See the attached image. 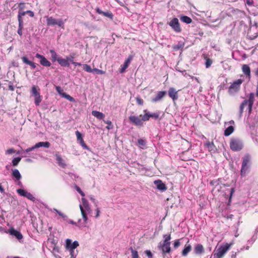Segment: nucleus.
Listing matches in <instances>:
<instances>
[{
	"label": "nucleus",
	"mask_w": 258,
	"mask_h": 258,
	"mask_svg": "<svg viewBox=\"0 0 258 258\" xmlns=\"http://www.w3.org/2000/svg\"><path fill=\"white\" fill-rule=\"evenodd\" d=\"M254 99V95L251 93L250 94L248 99H245L242 102L239 107V112L237 115V118L238 119H240L241 118L244 109H245V111H248L249 114L251 113Z\"/></svg>",
	"instance_id": "f257e3e1"
},
{
	"label": "nucleus",
	"mask_w": 258,
	"mask_h": 258,
	"mask_svg": "<svg viewBox=\"0 0 258 258\" xmlns=\"http://www.w3.org/2000/svg\"><path fill=\"white\" fill-rule=\"evenodd\" d=\"M82 203L80 204V209L83 219V222L81 223V219L78 221L79 226L85 227L86 224L88 221L87 213L91 212V208L87 200L84 198H82Z\"/></svg>",
	"instance_id": "f03ea898"
},
{
	"label": "nucleus",
	"mask_w": 258,
	"mask_h": 258,
	"mask_svg": "<svg viewBox=\"0 0 258 258\" xmlns=\"http://www.w3.org/2000/svg\"><path fill=\"white\" fill-rule=\"evenodd\" d=\"M250 165V156L249 155H245L242 159L240 175L241 176H245L249 172Z\"/></svg>",
	"instance_id": "7ed1b4c3"
},
{
	"label": "nucleus",
	"mask_w": 258,
	"mask_h": 258,
	"mask_svg": "<svg viewBox=\"0 0 258 258\" xmlns=\"http://www.w3.org/2000/svg\"><path fill=\"white\" fill-rule=\"evenodd\" d=\"M46 24L49 26H53L56 25L64 29V22L62 19H55L52 17H49L46 19Z\"/></svg>",
	"instance_id": "20e7f679"
},
{
	"label": "nucleus",
	"mask_w": 258,
	"mask_h": 258,
	"mask_svg": "<svg viewBox=\"0 0 258 258\" xmlns=\"http://www.w3.org/2000/svg\"><path fill=\"white\" fill-rule=\"evenodd\" d=\"M158 247L162 251L164 258H169L166 256V254L169 253L171 251L170 243H164L161 241L159 243Z\"/></svg>",
	"instance_id": "39448f33"
},
{
	"label": "nucleus",
	"mask_w": 258,
	"mask_h": 258,
	"mask_svg": "<svg viewBox=\"0 0 258 258\" xmlns=\"http://www.w3.org/2000/svg\"><path fill=\"white\" fill-rule=\"evenodd\" d=\"M243 80L242 79H238L234 81L233 84L229 87L228 92L230 95H234L239 90L240 87Z\"/></svg>",
	"instance_id": "423d86ee"
},
{
	"label": "nucleus",
	"mask_w": 258,
	"mask_h": 258,
	"mask_svg": "<svg viewBox=\"0 0 258 258\" xmlns=\"http://www.w3.org/2000/svg\"><path fill=\"white\" fill-rule=\"evenodd\" d=\"M230 145L231 149L234 151L240 150L243 147L241 141L238 139H232Z\"/></svg>",
	"instance_id": "0eeeda50"
},
{
	"label": "nucleus",
	"mask_w": 258,
	"mask_h": 258,
	"mask_svg": "<svg viewBox=\"0 0 258 258\" xmlns=\"http://www.w3.org/2000/svg\"><path fill=\"white\" fill-rule=\"evenodd\" d=\"M50 144L48 142H40L35 144L32 147L29 148L25 150L24 152L29 153L36 149H38L41 147H44L45 148H49Z\"/></svg>",
	"instance_id": "6e6552de"
},
{
	"label": "nucleus",
	"mask_w": 258,
	"mask_h": 258,
	"mask_svg": "<svg viewBox=\"0 0 258 258\" xmlns=\"http://www.w3.org/2000/svg\"><path fill=\"white\" fill-rule=\"evenodd\" d=\"M168 24L175 32L179 33L181 31V29L177 18H173L169 22Z\"/></svg>",
	"instance_id": "1a4fd4ad"
},
{
	"label": "nucleus",
	"mask_w": 258,
	"mask_h": 258,
	"mask_svg": "<svg viewBox=\"0 0 258 258\" xmlns=\"http://www.w3.org/2000/svg\"><path fill=\"white\" fill-rule=\"evenodd\" d=\"M79 245V242L76 240L72 242V240L70 239H66V247L69 250L75 249Z\"/></svg>",
	"instance_id": "9d476101"
},
{
	"label": "nucleus",
	"mask_w": 258,
	"mask_h": 258,
	"mask_svg": "<svg viewBox=\"0 0 258 258\" xmlns=\"http://www.w3.org/2000/svg\"><path fill=\"white\" fill-rule=\"evenodd\" d=\"M17 192L21 196L27 198L28 199L34 202L35 198L30 193L23 189H18Z\"/></svg>",
	"instance_id": "9b49d317"
},
{
	"label": "nucleus",
	"mask_w": 258,
	"mask_h": 258,
	"mask_svg": "<svg viewBox=\"0 0 258 258\" xmlns=\"http://www.w3.org/2000/svg\"><path fill=\"white\" fill-rule=\"evenodd\" d=\"M35 57L40 59V63L44 66L49 67H50L51 63L48 61L43 55L40 54L39 53H36Z\"/></svg>",
	"instance_id": "f8f14e48"
},
{
	"label": "nucleus",
	"mask_w": 258,
	"mask_h": 258,
	"mask_svg": "<svg viewBox=\"0 0 258 258\" xmlns=\"http://www.w3.org/2000/svg\"><path fill=\"white\" fill-rule=\"evenodd\" d=\"M228 248L223 246L220 247L213 254L214 258H222L226 253Z\"/></svg>",
	"instance_id": "ddd939ff"
},
{
	"label": "nucleus",
	"mask_w": 258,
	"mask_h": 258,
	"mask_svg": "<svg viewBox=\"0 0 258 258\" xmlns=\"http://www.w3.org/2000/svg\"><path fill=\"white\" fill-rule=\"evenodd\" d=\"M168 94L169 97L171 98L173 101L177 100L178 98V91L173 87L169 88Z\"/></svg>",
	"instance_id": "4468645a"
},
{
	"label": "nucleus",
	"mask_w": 258,
	"mask_h": 258,
	"mask_svg": "<svg viewBox=\"0 0 258 258\" xmlns=\"http://www.w3.org/2000/svg\"><path fill=\"white\" fill-rule=\"evenodd\" d=\"M167 93L165 91H159L155 96L151 99L152 102H157L160 101L166 95Z\"/></svg>",
	"instance_id": "2eb2a0df"
},
{
	"label": "nucleus",
	"mask_w": 258,
	"mask_h": 258,
	"mask_svg": "<svg viewBox=\"0 0 258 258\" xmlns=\"http://www.w3.org/2000/svg\"><path fill=\"white\" fill-rule=\"evenodd\" d=\"M129 120L134 124L136 125H142L143 122L139 116L132 115L129 117Z\"/></svg>",
	"instance_id": "dca6fc26"
},
{
	"label": "nucleus",
	"mask_w": 258,
	"mask_h": 258,
	"mask_svg": "<svg viewBox=\"0 0 258 258\" xmlns=\"http://www.w3.org/2000/svg\"><path fill=\"white\" fill-rule=\"evenodd\" d=\"M133 59V56L130 55L128 57V58L125 60V62H124L123 64L121 66V68L120 69V73H123L125 70L128 67L131 60Z\"/></svg>",
	"instance_id": "f3484780"
},
{
	"label": "nucleus",
	"mask_w": 258,
	"mask_h": 258,
	"mask_svg": "<svg viewBox=\"0 0 258 258\" xmlns=\"http://www.w3.org/2000/svg\"><path fill=\"white\" fill-rule=\"evenodd\" d=\"M154 184L157 188L160 190H165L167 188L165 184L161 180H155L154 181Z\"/></svg>",
	"instance_id": "a211bd4d"
},
{
	"label": "nucleus",
	"mask_w": 258,
	"mask_h": 258,
	"mask_svg": "<svg viewBox=\"0 0 258 258\" xmlns=\"http://www.w3.org/2000/svg\"><path fill=\"white\" fill-rule=\"evenodd\" d=\"M52 210L53 211L55 212L56 213H57L64 220L67 221L69 223L73 224V225H76V223H75L74 221H73V220H72L71 219H68L67 216L66 215H64V214L62 213L61 212L59 211L56 209L54 208Z\"/></svg>",
	"instance_id": "6ab92c4d"
},
{
	"label": "nucleus",
	"mask_w": 258,
	"mask_h": 258,
	"mask_svg": "<svg viewBox=\"0 0 258 258\" xmlns=\"http://www.w3.org/2000/svg\"><path fill=\"white\" fill-rule=\"evenodd\" d=\"M205 146L208 149V150L211 153H215L217 151V148L216 146L214 145L213 142H210V141H207L205 144Z\"/></svg>",
	"instance_id": "aec40b11"
},
{
	"label": "nucleus",
	"mask_w": 258,
	"mask_h": 258,
	"mask_svg": "<svg viewBox=\"0 0 258 258\" xmlns=\"http://www.w3.org/2000/svg\"><path fill=\"white\" fill-rule=\"evenodd\" d=\"M55 156L58 165L62 168H64L66 166V164L64 161L62 159L61 156L58 153H56L55 154Z\"/></svg>",
	"instance_id": "412c9836"
},
{
	"label": "nucleus",
	"mask_w": 258,
	"mask_h": 258,
	"mask_svg": "<svg viewBox=\"0 0 258 258\" xmlns=\"http://www.w3.org/2000/svg\"><path fill=\"white\" fill-rule=\"evenodd\" d=\"M9 233L11 235L15 236L18 240L23 238L22 234L18 231L12 228L10 229Z\"/></svg>",
	"instance_id": "4be33fe9"
},
{
	"label": "nucleus",
	"mask_w": 258,
	"mask_h": 258,
	"mask_svg": "<svg viewBox=\"0 0 258 258\" xmlns=\"http://www.w3.org/2000/svg\"><path fill=\"white\" fill-rule=\"evenodd\" d=\"M242 70L243 74L250 78V69L247 64H243L242 67Z\"/></svg>",
	"instance_id": "5701e85b"
},
{
	"label": "nucleus",
	"mask_w": 258,
	"mask_h": 258,
	"mask_svg": "<svg viewBox=\"0 0 258 258\" xmlns=\"http://www.w3.org/2000/svg\"><path fill=\"white\" fill-rule=\"evenodd\" d=\"M22 59L24 63L29 65L32 69H34L36 68V64L34 62L29 60L27 57L23 56L22 57Z\"/></svg>",
	"instance_id": "b1692460"
},
{
	"label": "nucleus",
	"mask_w": 258,
	"mask_h": 258,
	"mask_svg": "<svg viewBox=\"0 0 258 258\" xmlns=\"http://www.w3.org/2000/svg\"><path fill=\"white\" fill-rule=\"evenodd\" d=\"M57 62L61 66L63 67H69L70 66V63L68 60L62 58L60 57H58Z\"/></svg>",
	"instance_id": "393cba45"
},
{
	"label": "nucleus",
	"mask_w": 258,
	"mask_h": 258,
	"mask_svg": "<svg viewBox=\"0 0 258 258\" xmlns=\"http://www.w3.org/2000/svg\"><path fill=\"white\" fill-rule=\"evenodd\" d=\"M92 114L93 116L96 117L99 119H102L105 117V115L103 113L95 110L92 111Z\"/></svg>",
	"instance_id": "a878e982"
},
{
	"label": "nucleus",
	"mask_w": 258,
	"mask_h": 258,
	"mask_svg": "<svg viewBox=\"0 0 258 258\" xmlns=\"http://www.w3.org/2000/svg\"><path fill=\"white\" fill-rule=\"evenodd\" d=\"M204 251V249L203 245L201 244H197L195 247V252L196 254H199Z\"/></svg>",
	"instance_id": "bb28decb"
},
{
	"label": "nucleus",
	"mask_w": 258,
	"mask_h": 258,
	"mask_svg": "<svg viewBox=\"0 0 258 258\" xmlns=\"http://www.w3.org/2000/svg\"><path fill=\"white\" fill-rule=\"evenodd\" d=\"M234 128L233 125L227 126L224 131V135L225 136H229L234 132Z\"/></svg>",
	"instance_id": "cd10ccee"
},
{
	"label": "nucleus",
	"mask_w": 258,
	"mask_h": 258,
	"mask_svg": "<svg viewBox=\"0 0 258 258\" xmlns=\"http://www.w3.org/2000/svg\"><path fill=\"white\" fill-rule=\"evenodd\" d=\"M12 175L17 180H20L21 178V174L19 170L17 169L12 170Z\"/></svg>",
	"instance_id": "c85d7f7f"
},
{
	"label": "nucleus",
	"mask_w": 258,
	"mask_h": 258,
	"mask_svg": "<svg viewBox=\"0 0 258 258\" xmlns=\"http://www.w3.org/2000/svg\"><path fill=\"white\" fill-rule=\"evenodd\" d=\"M191 246L190 245H185L182 252V255L186 256L188 253V252L191 250Z\"/></svg>",
	"instance_id": "c756f323"
},
{
	"label": "nucleus",
	"mask_w": 258,
	"mask_h": 258,
	"mask_svg": "<svg viewBox=\"0 0 258 258\" xmlns=\"http://www.w3.org/2000/svg\"><path fill=\"white\" fill-rule=\"evenodd\" d=\"M184 43L183 42L180 41L178 42L177 44L174 45L172 47L174 50H178L182 49L184 47Z\"/></svg>",
	"instance_id": "7c9ffc66"
},
{
	"label": "nucleus",
	"mask_w": 258,
	"mask_h": 258,
	"mask_svg": "<svg viewBox=\"0 0 258 258\" xmlns=\"http://www.w3.org/2000/svg\"><path fill=\"white\" fill-rule=\"evenodd\" d=\"M180 20L186 24H190L192 22L191 19L186 16L180 17Z\"/></svg>",
	"instance_id": "2f4dec72"
},
{
	"label": "nucleus",
	"mask_w": 258,
	"mask_h": 258,
	"mask_svg": "<svg viewBox=\"0 0 258 258\" xmlns=\"http://www.w3.org/2000/svg\"><path fill=\"white\" fill-rule=\"evenodd\" d=\"M50 53H51V60H52V62H54L55 61H57V53L55 52V51L53 50V49H51L50 50Z\"/></svg>",
	"instance_id": "473e14b6"
},
{
	"label": "nucleus",
	"mask_w": 258,
	"mask_h": 258,
	"mask_svg": "<svg viewBox=\"0 0 258 258\" xmlns=\"http://www.w3.org/2000/svg\"><path fill=\"white\" fill-rule=\"evenodd\" d=\"M256 112V116H255V117L253 119V121L251 123V126H255L258 125V106Z\"/></svg>",
	"instance_id": "72a5a7b5"
},
{
	"label": "nucleus",
	"mask_w": 258,
	"mask_h": 258,
	"mask_svg": "<svg viewBox=\"0 0 258 258\" xmlns=\"http://www.w3.org/2000/svg\"><path fill=\"white\" fill-rule=\"evenodd\" d=\"M164 240L162 242L164 243H170V240H171V235L170 234H165L163 235Z\"/></svg>",
	"instance_id": "f704fd0d"
},
{
	"label": "nucleus",
	"mask_w": 258,
	"mask_h": 258,
	"mask_svg": "<svg viewBox=\"0 0 258 258\" xmlns=\"http://www.w3.org/2000/svg\"><path fill=\"white\" fill-rule=\"evenodd\" d=\"M83 69L87 72L89 73H93V69H91V67L87 64H83Z\"/></svg>",
	"instance_id": "c9c22d12"
},
{
	"label": "nucleus",
	"mask_w": 258,
	"mask_h": 258,
	"mask_svg": "<svg viewBox=\"0 0 258 258\" xmlns=\"http://www.w3.org/2000/svg\"><path fill=\"white\" fill-rule=\"evenodd\" d=\"M21 158L19 157L14 158L12 160L13 165L14 166H17L18 164H19V163L20 162V161H21Z\"/></svg>",
	"instance_id": "e433bc0d"
},
{
	"label": "nucleus",
	"mask_w": 258,
	"mask_h": 258,
	"mask_svg": "<svg viewBox=\"0 0 258 258\" xmlns=\"http://www.w3.org/2000/svg\"><path fill=\"white\" fill-rule=\"evenodd\" d=\"M132 258H139L138 252L137 251L134 250L132 247H131Z\"/></svg>",
	"instance_id": "4c0bfd02"
},
{
	"label": "nucleus",
	"mask_w": 258,
	"mask_h": 258,
	"mask_svg": "<svg viewBox=\"0 0 258 258\" xmlns=\"http://www.w3.org/2000/svg\"><path fill=\"white\" fill-rule=\"evenodd\" d=\"M31 92H32V95L34 96V97H36V96H37L38 95H40V93L39 92H38L37 90V89H36V87L35 86H33L32 87V90H31Z\"/></svg>",
	"instance_id": "58836bf2"
},
{
	"label": "nucleus",
	"mask_w": 258,
	"mask_h": 258,
	"mask_svg": "<svg viewBox=\"0 0 258 258\" xmlns=\"http://www.w3.org/2000/svg\"><path fill=\"white\" fill-rule=\"evenodd\" d=\"M42 99L40 95L35 97V104H36V105H39Z\"/></svg>",
	"instance_id": "ea45409f"
},
{
	"label": "nucleus",
	"mask_w": 258,
	"mask_h": 258,
	"mask_svg": "<svg viewBox=\"0 0 258 258\" xmlns=\"http://www.w3.org/2000/svg\"><path fill=\"white\" fill-rule=\"evenodd\" d=\"M257 238V236L255 235H253L250 239L248 240L247 241L248 244H250L251 245L253 242L256 240Z\"/></svg>",
	"instance_id": "a19ab883"
},
{
	"label": "nucleus",
	"mask_w": 258,
	"mask_h": 258,
	"mask_svg": "<svg viewBox=\"0 0 258 258\" xmlns=\"http://www.w3.org/2000/svg\"><path fill=\"white\" fill-rule=\"evenodd\" d=\"M76 135L78 141L80 142L83 140L81 133L80 132H79V131H77L76 132Z\"/></svg>",
	"instance_id": "79ce46f5"
},
{
	"label": "nucleus",
	"mask_w": 258,
	"mask_h": 258,
	"mask_svg": "<svg viewBox=\"0 0 258 258\" xmlns=\"http://www.w3.org/2000/svg\"><path fill=\"white\" fill-rule=\"evenodd\" d=\"M63 96L71 102L75 101V99L69 95L64 93L63 94Z\"/></svg>",
	"instance_id": "37998d69"
},
{
	"label": "nucleus",
	"mask_w": 258,
	"mask_h": 258,
	"mask_svg": "<svg viewBox=\"0 0 258 258\" xmlns=\"http://www.w3.org/2000/svg\"><path fill=\"white\" fill-rule=\"evenodd\" d=\"M149 117H152L155 119H157L159 117V114L157 113H150L148 112Z\"/></svg>",
	"instance_id": "c03bdc74"
},
{
	"label": "nucleus",
	"mask_w": 258,
	"mask_h": 258,
	"mask_svg": "<svg viewBox=\"0 0 258 258\" xmlns=\"http://www.w3.org/2000/svg\"><path fill=\"white\" fill-rule=\"evenodd\" d=\"M93 73L97 74H104L105 73V72H104L102 70L95 68V69H93Z\"/></svg>",
	"instance_id": "a18cd8bd"
},
{
	"label": "nucleus",
	"mask_w": 258,
	"mask_h": 258,
	"mask_svg": "<svg viewBox=\"0 0 258 258\" xmlns=\"http://www.w3.org/2000/svg\"><path fill=\"white\" fill-rule=\"evenodd\" d=\"M75 189L83 197H85V195L84 192L81 190V189L78 186L76 185Z\"/></svg>",
	"instance_id": "49530a36"
},
{
	"label": "nucleus",
	"mask_w": 258,
	"mask_h": 258,
	"mask_svg": "<svg viewBox=\"0 0 258 258\" xmlns=\"http://www.w3.org/2000/svg\"><path fill=\"white\" fill-rule=\"evenodd\" d=\"M212 63V60L210 58H207L206 61L205 65L206 68H209Z\"/></svg>",
	"instance_id": "de8ad7c7"
},
{
	"label": "nucleus",
	"mask_w": 258,
	"mask_h": 258,
	"mask_svg": "<svg viewBox=\"0 0 258 258\" xmlns=\"http://www.w3.org/2000/svg\"><path fill=\"white\" fill-rule=\"evenodd\" d=\"M235 192V188L234 187H232L229 190V203L231 202V198L232 197L233 194Z\"/></svg>",
	"instance_id": "09e8293b"
},
{
	"label": "nucleus",
	"mask_w": 258,
	"mask_h": 258,
	"mask_svg": "<svg viewBox=\"0 0 258 258\" xmlns=\"http://www.w3.org/2000/svg\"><path fill=\"white\" fill-rule=\"evenodd\" d=\"M69 251L70 252L71 256H77L78 254V251L75 250V249L73 250H69Z\"/></svg>",
	"instance_id": "8fccbe9b"
},
{
	"label": "nucleus",
	"mask_w": 258,
	"mask_h": 258,
	"mask_svg": "<svg viewBox=\"0 0 258 258\" xmlns=\"http://www.w3.org/2000/svg\"><path fill=\"white\" fill-rule=\"evenodd\" d=\"M150 117H149V113L148 112L145 113L143 116H142V120H143V121H147L149 119Z\"/></svg>",
	"instance_id": "3c124183"
},
{
	"label": "nucleus",
	"mask_w": 258,
	"mask_h": 258,
	"mask_svg": "<svg viewBox=\"0 0 258 258\" xmlns=\"http://www.w3.org/2000/svg\"><path fill=\"white\" fill-rule=\"evenodd\" d=\"M180 245V239L176 240L173 243L174 247L175 248H178Z\"/></svg>",
	"instance_id": "603ef678"
},
{
	"label": "nucleus",
	"mask_w": 258,
	"mask_h": 258,
	"mask_svg": "<svg viewBox=\"0 0 258 258\" xmlns=\"http://www.w3.org/2000/svg\"><path fill=\"white\" fill-rule=\"evenodd\" d=\"M145 253L148 257V258H152L153 257V254L150 250H146L145 251Z\"/></svg>",
	"instance_id": "864d4df0"
},
{
	"label": "nucleus",
	"mask_w": 258,
	"mask_h": 258,
	"mask_svg": "<svg viewBox=\"0 0 258 258\" xmlns=\"http://www.w3.org/2000/svg\"><path fill=\"white\" fill-rule=\"evenodd\" d=\"M104 122L108 124V125L106 127L107 129L110 130L112 128V123H111V121H110V120L104 121Z\"/></svg>",
	"instance_id": "5fc2aeb1"
},
{
	"label": "nucleus",
	"mask_w": 258,
	"mask_h": 258,
	"mask_svg": "<svg viewBox=\"0 0 258 258\" xmlns=\"http://www.w3.org/2000/svg\"><path fill=\"white\" fill-rule=\"evenodd\" d=\"M16 152L13 148H10L6 151V154H12Z\"/></svg>",
	"instance_id": "6e6d98bb"
},
{
	"label": "nucleus",
	"mask_w": 258,
	"mask_h": 258,
	"mask_svg": "<svg viewBox=\"0 0 258 258\" xmlns=\"http://www.w3.org/2000/svg\"><path fill=\"white\" fill-rule=\"evenodd\" d=\"M19 21V28H23V21L22 18H18Z\"/></svg>",
	"instance_id": "4d7b16f0"
},
{
	"label": "nucleus",
	"mask_w": 258,
	"mask_h": 258,
	"mask_svg": "<svg viewBox=\"0 0 258 258\" xmlns=\"http://www.w3.org/2000/svg\"><path fill=\"white\" fill-rule=\"evenodd\" d=\"M79 143L84 149H88V146L86 145L83 140L80 141Z\"/></svg>",
	"instance_id": "13d9d810"
},
{
	"label": "nucleus",
	"mask_w": 258,
	"mask_h": 258,
	"mask_svg": "<svg viewBox=\"0 0 258 258\" xmlns=\"http://www.w3.org/2000/svg\"><path fill=\"white\" fill-rule=\"evenodd\" d=\"M138 143L141 146H145L146 145L145 141L142 139L138 140Z\"/></svg>",
	"instance_id": "bf43d9fd"
},
{
	"label": "nucleus",
	"mask_w": 258,
	"mask_h": 258,
	"mask_svg": "<svg viewBox=\"0 0 258 258\" xmlns=\"http://www.w3.org/2000/svg\"><path fill=\"white\" fill-rule=\"evenodd\" d=\"M234 124V121L233 120H230L228 122H226L225 123V127H226L227 126L230 125H233Z\"/></svg>",
	"instance_id": "052dcab7"
},
{
	"label": "nucleus",
	"mask_w": 258,
	"mask_h": 258,
	"mask_svg": "<svg viewBox=\"0 0 258 258\" xmlns=\"http://www.w3.org/2000/svg\"><path fill=\"white\" fill-rule=\"evenodd\" d=\"M102 15H103L104 16H105L107 17L110 18H112V14L110 13H109V12H103Z\"/></svg>",
	"instance_id": "680f3d73"
},
{
	"label": "nucleus",
	"mask_w": 258,
	"mask_h": 258,
	"mask_svg": "<svg viewBox=\"0 0 258 258\" xmlns=\"http://www.w3.org/2000/svg\"><path fill=\"white\" fill-rule=\"evenodd\" d=\"M26 14V12H19L18 18H22V16H24Z\"/></svg>",
	"instance_id": "e2e57ef3"
},
{
	"label": "nucleus",
	"mask_w": 258,
	"mask_h": 258,
	"mask_svg": "<svg viewBox=\"0 0 258 258\" xmlns=\"http://www.w3.org/2000/svg\"><path fill=\"white\" fill-rule=\"evenodd\" d=\"M137 103L140 105H142L143 104V100L140 98H136Z\"/></svg>",
	"instance_id": "0e129e2a"
},
{
	"label": "nucleus",
	"mask_w": 258,
	"mask_h": 258,
	"mask_svg": "<svg viewBox=\"0 0 258 258\" xmlns=\"http://www.w3.org/2000/svg\"><path fill=\"white\" fill-rule=\"evenodd\" d=\"M253 141L258 144V135H255L252 137Z\"/></svg>",
	"instance_id": "69168bd1"
},
{
	"label": "nucleus",
	"mask_w": 258,
	"mask_h": 258,
	"mask_svg": "<svg viewBox=\"0 0 258 258\" xmlns=\"http://www.w3.org/2000/svg\"><path fill=\"white\" fill-rule=\"evenodd\" d=\"M26 14H28L29 15V16L31 17H33L34 15V13L32 11H30V10L27 11Z\"/></svg>",
	"instance_id": "338daca9"
},
{
	"label": "nucleus",
	"mask_w": 258,
	"mask_h": 258,
	"mask_svg": "<svg viewBox=\"0 0 258 258\" xmlns=\"http://www.w3.org/2000/svg\"><path fill=\"white\" fill-rule=\"evenodd\" d=\"M96 214L95 217L97 218L99 217V216L100 215V211L99 208H97V209L96 210Z\"/></svg>",
	"instance_id": "774afa93"
}]
</instances>
